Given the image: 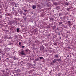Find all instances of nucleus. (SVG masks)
<instances>
[{"label":"nucleus","instance_id":"14","mask_svg":"<svg viewBox=\"0 0 76 76\" xmlns=\"http://www.w3.org/2000/svg\"><path fill=\"white\" fill-rule=\"evenodd\" d=\"M27 13L26 12H24L23 13V15H24V16H25V15H26Z\"/></svg>","mask_w":76,"mask_h":76},{"label":"nucleus","instance_id":"15","mask_svg":"<svg viewBox=\"0 0 76 76\" xmlns=\"http://www.w3.org/2000/svg\"><path fill=\"white\" fill-rule=\"evenodd\" d=\"M20 26H21V28H23V27H24V26H23V25L22 24H21Z\"/></svg>","mask_w":76,"mask_h":76},{"label":"nucleus","instance_id":"3","mask_svg":"<svg viewBox=\"0 0 76 76\" xmlns=\"http://www.w3.org/2000/svg\"><path fill=\"white\" fill-rule=\"evenodd\" d=\"M56 61H57V59H55L53 61L52 63H56Z\"/></svg>","mask_w":76,"mask_h":76},{"label":"nucleus","instance_id":"1","mask_svg":"<svg viewBox=\"0 0 76 76\" xmlns=\"http://www.w3.org/2000/svg\"><path fill=\"white\" fill-rule=\"evenodd\" d=\"M54 57L55 58H59V57H60V56H58V55L56 54L55 55H54Z\"/></svg>","mask_w":76,"mask_h":76},{"label":"nucleus","instance_id":"12","mask_svg":"<svg viewBox=\"0 0 76 76\" xmlns=\"http://www.w3.org/2000/svg\"><path fill=\"white\" fill-rule=\"evenodd\" d=\"M65 5H66V6H68L69 5V3L67 2H66L65 3Z\"/></svg>","mask_w":76,"mask_h":76},{"label":"nucleus","instance_id":"38","mask_svg":"<svg viewBox=\"0 0 76 76\" xmlns=\"http://www.w3.org/2000/svg\"><path fill=\"white\" fill-rule=\"evenodd\" d=\"M0 22H1V21L0 20Z\"/></svg>","mask_w":76,"mask_h":76},{"label":"nucleus","instance_id":"9","mask_svg":"<svg viewBox=\"0 0 76 76\" xmlns=\"http://www.w3.org/2000/svg\"><path fill=\"white\" fill-rule=\"evenodd\" d=\"M57 61H58V62H59V61H61V59L58 58L57 59Z\"/></svg>","mask_w":76,"mask_h":76},{"label":"nucleus","instance_id":"5","mask_svg":"<svg viewBox=\"0 0 76 76\" xmlns=\"http://www.w3.org/2000/svg\"><path fill=\"white\" fill-rule=\"evenodd\" d=\"M56 28V26H54L53 27V30H54Z\"/></svg>","mask_w":76,"mask_h":76},{"label":"nucleus","instance_id":"18","mask_svg":"<svg viewBox=\"0 0 76 76\" xmlns=\"http://www.w3.org/2000/svg\"><path fill=\"white\" fill-rule=\"evenodd\" d=\"M14 23H17V21L16 20H15L14 22Z\"/></svg>","mask_w":76,"mask_h":76},{"label":"nucleus","instance_id":"37","mask_svg":"<svg viewBox=\"0 0 76 76\" xmlns=\"http://www.w3.org/2000/svg\"><path fill=\"white\" fill-rule=\"evenodd\" d=\"M59 39H61V37H60Z\"/></svg>","mask_w":76,"mask_h":76},{"label":"nucleus","instance_id":"4","mask_svg":"<svg viewBox=\"0 0 76 76\" xmlns=\"http://www.w3.org/2000/svg\"><path fill=\"white\" fill-rule=\"evenodd\" d=\"M21 55H25V54L24 53L23 50H21Z\"/></svg>","mask_w":76,"mask_h":76},{"label":"nucleus","instance_id":"24","mask_svg":"<svg viewBox=\"0 0 76 76\" xmlns=\"http://www.w3.org/2000/svg\"><path fill=\"white\" fill-rule=\"evenodd\" d=\"M59 24L60 25L61 24H62V22H59Z\"/></svg>","mask_w":76,"mask_h":76},{"label":"nucleus","instance_id":"36","mask_svg":"<svg viewBox=\"0 0 76 76\" xmlns=\"http://www.w3.org/2000/svg\"><path fill=\"white\" fill-rule=\"evenodd\" d=\"M0 53H1V51H0Z\"/></svg>","mask_w":76,"mask_h":76},{"label":"nucleus","instance_id":"40","mask_svg":"<svg viewBox=\"0 0 76 76\" xmlns=\"http://www.w3.org/2000/svg\"><path fill=\"white\" fill-rule=\"evenodd\" d=\"M4 73H6V72Z\"/></svg>","mask_w":76,"mask_h":76},{"label":"nucleus","instance_id":"25","mask_svg":"<svg viewBox=\"0 0 76 76\" xmlns=\"http://www.w3.org/2000/svg\"><path fill=\"white\" fill-rule=\"evenodd\" d=\"M19 45H20V44H21V42H19Z\"/></svg>","mask_w":76,"mask_h":76},{"label":"nucleus","instance_id":"2","mask_svg":"<svg viewBox=\"0 0 76 76\" xmlns=\"http://www.w3.org/2000/svg\"><path fill=\"white\" fill-rule=\"evenodd\" d=\"M44 48L43 46L41 47L40 48V50L42 51L43 53H45V52L44 51Z\"/></svg>","mask_w":76,"mask_h":76},{"label":"nucleus","instance_id":"8","mask_svg":"<svg viewBox=\"0 0 76 76\" xmlns=\"http://www.w3.org/2000/svg\"><path fill=\"white\" fill-rule=\"evenodd\" d=\"M54 20V18L52 17H51L50 19V21H53Z\"/></svg>","mask_w":76,"mask_h":76},{"label":"nucleus","instance_id":"16","mask_svg":"<svg viewBox=\"0 0 76 76\" xmlns=\"http://www.w3.org/2000/svg\"><path fill=\"white\" fill-rule=\"evenodd\" d=\"M3 18V16H2V15H0V19H2Z\"/></svg>","mask_w":76,"mask_h":76},{"label":"nucleus","instance_id":"27","mask_svg":"<svg viewBox=\"0 0 76 76\" xmlns=\"http://www.w3.org/2000/svg\"><path fill=\"white\" fill-rule=\"evenodd\" d=\"M8 45H12V44L11 43V42H10V43H9Z\"/></svg>","mask_w":76,"mask_h":76},{"label":"nucleus","instance_id":"33","mask_svg":"<svg viewBox=\"0 0 76 76\" xmlns=\"http://www.w3.org/2000/svg\"><path fill=\"white\" fill-rule=\"evenodd\" d=\"M12 28H14V27H12L11 28V29H12Z\"/></svg>","mask_w":76,"mask_h":76},{"label":"nucleus","instance_id":"30","mask_svg":"<svg viewBox=\"0 0 76 76\" xmlns=\"http://www.w3.org/2000/svg\"><path fill=\"white\" fill-rule=\"evenodd\" d=\"M70 57V56L69 55H67V57Z\"/></svg>","mask_w":76,"mask_h":76},{"label":"nucleus","instance_id":"20","mask_svg":"<svg viewBox=\"0 0 76 76\" xmlns=\"http://www.w3.org/2000/svg\"><path fill=\"white\" fill-rule=\"evenodd\" d=\"M15 7H18V4H15Z\"/></svg>","mask_w":76,"mask_h":76},{"label":"nucleus","instance_id":"6","mask_svg":"<svg viewBox=\"0 0 76 76\" xmlns=\"http://www.w3.org/2000/svg\"><path fill=\"white\" fill-rule=\"evenodd\" d=\"M36 7V6L35 5H33V7H32L33 9H36V7Z\"/></svg>","mask_w":76,"mask_h":76},{"label":"nucleus","instance_id":"29","mask_svg":"<svg viewBox=\"0 0 76 76\" xmlns=\"http://www.w3.org/2000/svg\"><path fill=\"white\" fill-rule=\"evenodd\" d=\"M15 37L16 38H18V36H15Z\"/></svg>","mask_w":76,"mask_h":76},{"label":"nucleus","instance_id":"21","mask_svg":"<svg viewBox=\"0 0 76 76\" xmlns=\"http://www.w3.org/2000/svg\"><path fill=\"white\" fill-rule=\"evenodd\" d=\"M67 10L68 11H69V10H70V8H67Z\"/></svg>","mask_w":76,"mask_h":76},{"label":"nucleus","instance_id":"23","mask_svg":"<svg viewBox=\"0 0 76 76\" xmlns=\"http://www.w3.org/2000/svg\"><path fill=\"white\" fill-rule=\"evenodd\" d=\"M37 6L38 7H40V5L39 4L37 5Z\"/></svg>","mask_w":76,"mask_h":76},{"label":"nucleus","instance_id":"31","mask_svg":"<svg viewBox=\"0 0 76 76\" xmlns=\"http://www.w3.org/2000/svg\"><path fill=\"white\" fill-rule=\"evenodd\" d=\"M24 47H25L23 46L22 47H21V48H24Z\"/></svg>","mask_w":76,"mask_h":76},{"label":"nucleus","instance_id":"34","mask_svg":"<svg viewBox=\"0 0 76 76\" xmlns=\"http://www.w3.org/2000/svg\"><path fill=\"white\" fill-rule=\"evenodd\" d=\"M8 15H10V13H8Z\"/></svg>","mask_w":76,"mask_h":76},{"label":"nucleus","instance_id":"35","mask_svg":"<svg viewBox=\"0 0 76 76\" xmlns=\"http://www.w3.org/2000/svg\"><path fill=\"white\" fill-rule=\"evenodd\" d=\"M25 51H27L28 50H26Z\"/></svg>","mask_w":76,"mask_h":76},{"label":"nucleus","instance_id":"19","mask_svg":"<svg viewBox=\"0 0 76 76\" xmlns=\"http://www.w3.org/2000/svg\"><path fill=\"white\" fill-rule=\"evenodd\" d=\"M39 58L40 59H42V58H43V57H39Z\"/></svg>","mask_w":76,"mask_h":76},{"label":"nucleus","instance_id":"11","mask_svg":"<svg viewBox=\"0 0 76 76\" xmlns=\"http://www.w3.org/2000/svg\"><path fill=\"white\" fill-rule=\"evenodd\" d=\"M13 59H14V60H16V58H15V56H14L12 57Z\"/></svg>","mask_w":76,"mask_h":76},{"label":"nucleus","instance_id":"10","mask_svg":"<svg viewBox=\"0 0 76 76\" xmlns=\"http://www.w3.org/2000/svg\"><path fill=\"white\" fill-rule=\"evenodd\" d=\"M67 23L69 24V25H70V24H71V22H70V21H68Z\"/></svg>","mask_w":76,"mask_h":76},{"label":"nucleus","instance_id":"32","mask_svg":"<svg viewBox=\"0 0 76 76\" xmlns=\"http://www.w3.org/2000/svg\"><path fill=\"white\" fill-rule=\"evenodd\" d=\"M58 35H60V33H58Z\"/></svg>","mask_w":76,"mask_h":76},{"label":"nucleus","instance_id":"17","mask_svg":"<svg viewBox=\"0 0 76 76\" xmlns=\"http://www.w3.org/2000/svg\"><path fill=\"white\" fill-rule=\"evenodd\" d=\"M9 32V31L7 30H5V32Z\"/></svg>","mask_w":76,"mask_h":76},{"label":"nucleus","instance_id":"22","mask_svg":"<svg viewBox=\"0 0 76 76\" xmlns=\"http://www.w3.org/2000/svg\"><path fill=\"white\" fill-rule=\"evenodd\" d=\"M39 60V58H37L36 59V61H38Z\"/></svg>","mask_w":76,"mask_h":76},{"label":"nucleus","instance_id":"13","mask_svg":"<svg viewBox=\"0 0 76 76\" xmlns=\"http://www.w3.org/2000/svg\"><path fill=\"white\" fill-rule=\"evenodd\" d=\"M19 28H18L17 29V32H19Z\"/></svg>","mask_w":76,"mask_h":76},{"label":"nucleus","instance_id":"39","mask_svg":"<svg viewBox=\"0 0 76 76\" xmlns=\"http://www.w3.org/2000/svg\"><path fill=\"white\" fill-rule=\"evenodd\" d=\"M5 76H6V75H5Z\"/></svg>","mask_w":76,"mask_h":76},{"label":"nucleus","instance_id":"28","mask_svg":"<svg viewBox=\"0 0 76 76\" xmlns=\"http://www.w3.org/2000/svg\"><path fill=\"white\" fill-rule=\"evenodd\" d=\"M24 12H27V10H24Z\"/></svg>","mask_w":76,"mask_h":76},{"label":"nucleus","instance_id":"26","mask_svg":"<svg viewBox=\"0 0 76 76\" xmlns=\"http://www.w3.org/2000/svg\"><path fill=\"white\" fill-rule=\"evenodd\" d=\"M54 45H57V43H54Z\"/></svg>","mask_w":76,"mask_h":76},{"label":"nucleus","instance_id":"7","mask_svg":"<svg viewBox=\"0 0 76 76\" xmlns=\"http://www.w3.org/2000/svg\"><path fill=\"white\" fill-rule=\"evenodd\" d=\"M19 12H20V14H23V11L21 10H20L19 11Z\"/></svg>","mask_w":76,"mask_h":76}]
</instances>
